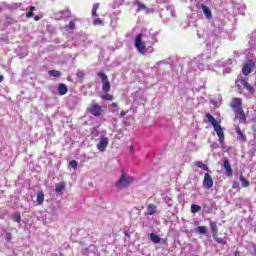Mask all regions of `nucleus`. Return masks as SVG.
Here are the masks:
<instances>
[{"label": "nucleus", "mask_w": 256, "mask_h": 256, "mask_svg": "<svg viewBox=\"0 0 256 256\" xmlns=\"http://www.w3.org/2000/svg\"><path fill=\"white\" fill-rule=\"evenodd\" d=\"M211 0H190V9L191 11H201L207 21H211L213 19V11L208 7Z\"/></svg>", "instance_id": "nucleus-1"}, {"label": "nucleus", "mask_w": 256, "mask_h": 256, "mask_svg": "<svg viewBox=\"0 0 256 256\" xmlns=\"http://www.w3.org/2000/svg\"><path fill=\"white\" fill-rule=\"evenodd\" d=\"M226 37L227 32H225L223 28L214 27V29L210 32V34L207 37L206 45L207 47H213L214 49H217L219 46L215 44L219 43L221 39H225Z\"/></svg>", "instance_id": "nucleus-2"}, {"label": "nucleus", "mask_w": 256, "mask_h": 256, "mask_svg": "<svg viewBox=\"0 0 256 256\" xmlns=\"http://www.w3.org/2000/svg\"><path fill=\"white\" fill-rule=\"evenodd\" d=\"M189 69L190 71H205L207 69V66L205 64V55H199L195 57L190 63H189Z\"/></svg>", "instance_id": "nucleus-3"}, {"label": "nucleus", "mask_w": 256, "mask_h": 256, "mask_svg": "<svg viewBox=\"0 0 256 256\" xmlns=\"http://www.w3.org/2000/svg\"><path fill=\"white\" fill-rule=\"evenodd\" d=\"M255 63H256L255 54L253 53V51L249 52L247 55V61L242 68L243 75H245V76L249 75V73H251V71H253V69H255Z\"/></svg>", "instance_id": "nucleus-4"}, {"label": "nucleus", "mask_w": 256, "mask_h": 256, "mask_svg": "<svg viewBox=\"0 0 256 256\" xmlns=\"http://www.w3.org/2000/svg\"><path fill=\"white\" fill-rule=\"evenodd\" d=\"M242 101L241 98H234L232 100L231 107L233 111L236 112V117L240 119V121H245V114L243 113V108H241Z\"/></svg>", "instance_id": "nucleus-5"}, {"label": "nucleus", "mask_w": 256, "mask_h": 256, "mask_svg": "<svg viewBox=\"0 0 256 256\" xmlns=\"http://www.w3.org/2000/svg\"><path fill=\"white\" fill-rule=\"evenodd\" d=\"M131 183H133V178L127 176V174H122L119 180L115 183V187L117 189H125V187H129Z\"/></svg>", "instance_id": "nucleus-6"}, {"label": "nucleus", "mask_w": 256, "mask_h": 256, "mask_svg": "<svg viewBox=\"0 0 256 256\" xmlns=\"http://www.w3.org/2000/svg\"><path fill=\"white\" fill-rule=\"evenodd\" d=\"M134 47H136L138 53L141 55L147 54V46L145 45V42H143V38L141 34H138L134 40Z\"/></svg>", "instance_id": "nucleus-7"}, {"label": "nucleus", "mask_w": 256, "mask_h": 256, "mask_svg": "<svg viewBox=\"0 0 256 256\" xmlns=\"http://www.w3.org/2000/svg\"><path fill=\"white\" fill-rule=\"evenodd\" d=\"M227 3H231L232 5V13L233 15H245V5L239 4L235 2V0H226Z\"/></svg>", "instance_id": "nucleus-8"}, {"label": "nucleus", "mask_w": 256, "mask_h": 256, "mask_svg": "<svg viewBox=\"0 0 256 256\" xmlns=\"http://www.w3.org/2000/svg\"><path fill=\"white\" fill-rule=\"evenodd\" d=\"M97 75L102 81L103 93H109V91H111V83L109 82V78L107 77V74H105L104 72H99Z\"/></svg>", "instance_id": "nucleus-9"}, {"label": "nucleus", "mask_w": 256, "mask_h": 256, "mask_svg": "<svg viewBox=\"0 0 256 256\" xmlns=\"http://www.w3.org/2000/svg\"><path fill=\"white\" fill-rule=\"evenodd\" d=\"M236 83L238 87H243L244 89H246V91L250 93V95H253V93H255V89L253 88V86H251V84H249V82H247L246 78H239Z\"/></svg>", "instance_id": "nucleus-10"}, {"label": "nucleus", "mask_w": 256, "mask_h": 256, "mask_svg": "<svg viewBox=\"0 0 256 256\" xmlns=\"http://www.w3.org/2000/svg\"><path fill=\"white\" fill-rule=\"evenodd\" d=\"M108 146H109V138L101 135L100 139H99V142L96 146L98 151H100V153H104V151H106Z\"/></svg>", "instance_id": "nucleus-11"}, {"label": "nucleus", "mask_w": 256, "mask_h": 256, "mask_svg": "<svg viewBox=\"0 0 256 256\" xmlns=\"http://www.w3.org/2000/svg\"><path fill=\"white\" fill-rule=\"evenodd\" d=\"M213 128L217 136L219 137L220 145H223V143H225V133L223 132V128L221 127V124H216L215 126H213Z\"/></svg>", "instance_id": "nucleus-12"}, {"label": "nucleus", "mask_w": 256, "mask_h": 256, "mask_svg": "<svg viewBox=\"0 0 256 256\" xmlns=\"http://www.w3.org/2000/svg\"><path fill=\"white\" fill-rule=\"evenodd\" d=\"M88 111L91 113V115H94V117H101V112L103 109L101 106H99V104L94 103L88 108Z\"/></svg>", "instance_id": "nucleus-13"}, {"label": "nucleus", "mask_w": 256, "mask_h": 256, "mask_svg": "<svg viewBox=\"0 0 256 256\" xmlns=\"http://www.w3.org/2000/svg\"><path fill=\"white\" fill-rule=\"evenodd\" d=\"M202 185L204 189H211L213 187V177L209 173H205Z\"/></svg>", "instance_id": "nucleus-14"}, {"label": "nucleus", "mask_w": 256, "mask_h": 256, "mask_svg": "<svg viewBox=\"0 0 256 256\" xmlns=\"http://www.w3.org/2000/svg\"><path fill=\"white\" fill-rule=\"evenodd\" d=\"M223 167L226 171V177H233V168H231V164L229 160L225 159L223 162Z\"/></svg>", "instance_id": "nucleus-15"}, {"label": "nucleus", "mask_w": 256, "mask_h": 256, "mask_svg": "<svg viewBox=\"0 0 256 256\" xmlns=\"http://www.w3.org/2000/svg\"><path fill=\"white\" fill-rule=\"evenodd\" d=\"M133 5L138 7L137 11H145L146 13H149V8L145 7V4L141 3V1L135 0Z\"/></svg>", "instance_id": "nucleus-16"}, {"label": "nucleus", "mask_w": 256, "mask_h": 256, "mask_svg": "<svg viewBox=\"0 0 256 256\" xmlns=\"http://www.w3.org/2000/svg\"><path fill=\"white\" fill-rule=\"evenodd\" d=\"M210 228L212 230V237H217V235H219V228H217V222L210 221Z\"/></svg>", "instance_id": "nucleus-17"}, {"label": "nucleus", "mask_w": 256, "mask_h": 256, "mask_svg": "<svg viewBox=\"0 0 256 256\" xmlns=\"http://www.w3.org/2000/svg\"><path fill=\"white\" fill-rule=\"evenodd\" d=\"M155 213H157V206H155L154 204H149L147 206L145 215H155Z\"/></svg>", "instance_id": "nucleus-18"}, {"label": "nucleus", "mask_w": 256, "mask_h": 256, "mask_svg": "<svg viewBox=\"0 0 256 256\" xmlns=\"http://www.w3.org/2000/svg\"><path fill=\"white\" fill-rule=\"evenodd\" d=\"M249 45L254 49L256 47V31L252 32L249 36Z\"/></svg>", "instance_id": "nucleus-19"}, {"label": "nucleus", "mask_w": 256, "mask_h": 256, "mask_svg": "<svg viewBox=\"0 0 256 256\" xmlns=\"http://www.w3.org/2000/svg\"><path fill=\"white\" fill-rule=\"evenodd\" d=\"M226 65H233V60L228 59L227 61L218 60L216 61L215 67H226Z\"/></svg>", "instance_id": "nucleus-20"}, {"label": "nucleus", "mask_w": 256, "mask_h": 256, "mask_svg": "<svg viewBox=\"0 0 256 256\" xmlns=\"http://www.w3.org/2000/svg\"><path fill=\"white\" fill-rule=\"evenodd\" d=\"M57 89H58L59 95H67V91H69V88L67 87V85L63 83H60Z\"/></svg>", "instance_id": "nucleus-21"}, {"label": "nucleus", "mask_w": 256, "mask_h": 256, "mask_svg": "<svg viewBox=\"0 0 256 256\" xmlns=\"http://www.w3.org/2000/svg\"><path fill=\"white\" fill-rule=\"evenodd\" d=\"M65 187H67V184L65 182L56 184V188H55L56 195H59L60 193H62Z\"/></svg>", "instance_id": "nucleus-22"}, {"label": "nucleus", "mask_w": 256, "mask_h": 256, "mask_svg": "<svg viewBox=\"0 0 256 256\" xmlns=\"http://www.w3.org/2000/svg\"><path fill=\"white\" fill-rule=\"evenodd\" d=\"M149 237H150V241H152V243H155V245L161 243V241L163 240L161 239V237H159L155 233H150Z\"/></svg>", "instance_id": "nucleus-23"}, {"label": "nucleus", "mask_w": 256, "mask_h": 256, "mask_svg": "<svg viewBox=\"0 0 256 256\" xmlns=\"http://www.w3.org/2000/svg\"><path fill=\"white\" fill-rule=\"evenodd\" d=\"M206 118H207L208 122L212 125V127H215V125L219 124L217 122V120L215 119V117H213V115H211L210 113L206 114Z\"/></svg>", "instance_id": "nucleus-24"}, {"label": "nucleus", "mask_w": 256, "mask_h": 256, "mask_svg": "<svg viewBox=\"0 0 256 256\" xmlns=\"http://www.w3.org/2000/svg\"><path fill=\"white\" fill-rule=\"evenodd\" d=\"M45 201V194L43 191H39L36 198L37 205H41Z\"/></svg>", "instance_id": "nucleus-25"}, {"label": "nucleus", "mask_w": 256, "mask_h": 256, "mask_svg": "<svg viewBox=\"0 0 256 256\" xmlns=\"http://www.w3.org/2000/svg\"><path fill=\"white\" fill-rule=\"evenodd\" d=\"M237 139L238 141H246L245 134L241 131V128L238 126L236 127Z\"/></svg>", "instance_id": "nucleus-26"}, {"label": "nucleus", "mask_w": 256, "mask_h": 256, "mask_svg": "<svg viewBox=\"0 0 256 256\" xmlns=\"http://www.w3.org/2000/svg\"><path fill=\"white\" fill-rule=\"evenodd\" d=\"M109 112L110 113H119V104L117 103H112L110 106H109Z\"/></svg>", "instance_id": "nucleus-27"}, {"label": "nucleus", "mask_w": 256, "mask_h": 256, "mask_svg": "<svg viewBox=\"0 0 256 256\" xmlns=\"http://www.w3.org/2000/svg\"><path fill=\"white\" fill-rule=\"evenodd\" d=\"M196 233H199L200 235H207V227H205V226H198L196 228Z\"/></svg>", "instance_id": "nucleus-28"}, {"label": "nucleus", "mask_w": 256, "mask_h": 256, "mask_svg": "<svg viewBox=\"0 0 256 256\" xmlns=\"http://www.w3.org/2000/svg\"><path fill=\"white\" fill-rule=\"evenodd\" d=\"M66 31L68 33H71V31L75 30V21H70L68 25L65 27Z\"/></svg>", "instance_id": "nucleus-29"}, {"label": "nucleus", "mask_w": 256, "mask_h": 256, "mask_svg": "<svg viewBox=\"0 0 256 256\" xmlns=\"http://www.w3.org/2000/svg\"><path fill=\"white\" fill-rule=\"evenodd\" d=\"M48 75H50L51 77L59 78V77H61V71H58V70H50V71L48 72Z\"/></svg>", "instance_id": "nucleus-30"}, {"label": "nucleus", "mask_w": 256, "mask_h": 256, "mask_svg": "<svg viewBox=\"0 0 256 256\" xmlns=\"http://www.w3.org/2000/svg\"><path fill=\"white\" fill-rule=\"evenodd\" d=\"M190 209H191V213L195 215V213H199V211H201V206L197 204H192Z\"/></svg>", "instance_id": "nucleus-31"}, {"label": "nucleus", "mask_w": 256, "mask_h": 256, "mask_svg": "<svg viewBox=\"0 0 256 256\" xmlns=\"http://www.w3.org/2000/svg\"><path fill=\"white\" fill-rule=\"evenodd\" d=\"M69 15H71V10L69 9L60 12L61 19H66V17H69Z\"/></svg>", "instance_id": "nucleus-32"}, {"label": "nucleus", "mask_w": 256, "mask_h": 256, "mask_svg": "<svg viewBox=\"0 0 256 256\" xmlns=\"http://www.w3.org/2000/svg\"><path fill=\"white\" fill-rule=\"evenodd\" d=\"M101 99H103V101H113V95H111L109 93H104L101 96Z\"/></svg>", "instance_id": "nucleus-33"}, {"label": "nucleus", "mask_w": 256, "mask_h": 256, "mask_svg": "<svg viewBox=\"0 0 256 256\" xmlns=\"http://www.w3.org/2000/svg\"><path fill=\"white\" fill-rule=\"evenodd\" d=\"M12 219L15 223H21V214H19V212L14 213Z\"/></svg>", "instance_id": "nucleus-34"}, {"label": "nucleus", "mask_w": 256, "mask_h": 256, "mask_svg": "<svg viewBox=\"0 0 256 256\" xmlns=\"http://www.w3.org/2000/svg\"><path fill=\"white\" fill-rule=\"evenodd\" d=\"M240 181L242 187H249L250 183L247 179H245V177H243V175L240 176Z\"/></svg>", "instance_id": "nucleus-35"}, {"label": "nucleus", "mask_w": 256, "mask_h": 256, "mask_svg": "<svg viewBox=\"0 0 256 256\" xmlns=\"http://www.w3.org/2000/svg\"><path fill=\"white\" fill-rule=\"evenodd\" d=\"M196 165L203 171H209V167H207L203 162L198 161L196 162Z\"/></svg>", "instance_id": "nucleus-36"}, {"label": "nucleus", "mask_w": 256, "mask_h": 256, "mask_svg": "<svg viewBox=\"0 0 256 256\" xmlns=\"http://www.w3.org/2000/svg\"><path fill=\"white\" fill-rule=\"evenodd\" d=\"M214 241H216V243H219L220 245H225L227 243V241H225V239L223 238H219L217 236H212Z\"/></svg>", "instance_id": "nucleus-37"}, {"label": "nucleus", "mask_w": 256, "mask_h": 256, "mask_svg": "<svg viewBox=\"0 0 256 256\" xmlns=\"http://www.w3.org/2000/svg\"><path fill=\"white\" fill-rule=\"evenodd\" d=\"M97 9H99V3L93 4V7H92V17H97Z\"/></svg>", "instance_id": "nucleus-38"}, {"label": "nucleus", "mask_w": 256, "mask_h": 256, "mask_svg": "<svg viewBox=\"0 0 256 256\" xmlns=\"http://www.w3.org/2000/svg\"><path fill=\"white\" fill-rule=\"evenodd\" d=\"M33 11H37V8L35 6H31L30 10L27 12L26 17L31 18L33 17Z\"/></svg>", "instance_id": "nucleus-39"}, {"label": "nucleus", "mask_w": 256, "mask_h": 256, "mask_svg": "<svg viewBox=\"0 0 256 256\" xmlns=\"http://www.w3.org/2000/svg\"><path fill=\"white\" fill-rule=\"evenodd\" d=\"M94 19V25H102L103 24V20H101L100 18H97V16H93Z\"/></svg>", "instance_id": "nucleus-40"}, {"label": "nucleus", "mask_w": 256, "mask_h": 256, "mask_svg": "<svg viewBox=\"0 0 256 256\" xmlns=\"http://www.w3.org/2000/svg\"><path fill=\"white\" fill-rule=\"evenodd\" d=\"M125 3V0H114L115 7H121Z\"/></svg>", "instance_id": "nucleus-41"}, {"label": "nucleus", "mask_w": 256, "mask_h": 256, "mask_svg": "<svg viewBox=\"0 0 256 256\" xmlns=\"http://www.w3.org/2000/svg\"><path fill=\"white\" fill-rule=\"evenodd\" d=\"M69 165H70V167H72V169H77L79 164L77 163V161L72 160V161H70Z\"/></svg>", "instance_id": "nucleus-42"}, {"label": "nucleus", "mask_w": 256, "mask_h": 256, "mask_svg": "<svg viewBox=\"0 0 256 256\" xmlns=\"http://www.w3.org/2000/svg\"><path fill=\"white\" fill-rule=\"evenodd\" d=\"M157 66L159 65H169V67H171V64H169V62L167 60H161L159 62L156 63Z\"/></svg>", "instance_id": "nucleus-43"}, {"label": "nucleus", "mask_w": 256, "mask_h": 256, "mask_svg": "<svg viewBox=\"0 0 256 256\" xmlns=\"http://www.w3.org/2000/svg\"><path fill=\"white\" fill-rule=\"evenodd\" d=\"M77 77L83 78V77H85V74L83 73V71H79V72H77Z\"/></svg>", "instance_id": "nucleus-44"}, {"label": "nucleus", "mask_w": 256, "mask_h": 256, "mask_svg": "<svg viewBox=\"0 0 256 256\" xmlns=\"http://www.w3.org/2000/svg\"><path fill=\"white\" fill-rule=\"evenodd\" d=\"M228 73H231V68H226V69L223 71V75H228Z\"/></svg>", "instance_id": "nucleus-45"}, {"label": "nucleus", "mask_w": 256, "mask_h": 256, "mask_svg": "<svg viewBox=\"0 0 256 256\" xmlns=\"http://www.w3.org/2000/svg\"><path fill=\"white\" fill-rule=\"evenodd\" d=\"M232 187L233 189H239V182H234Z\"/></svg>", "instance_id": "nucleus-46"}, {"label": "nucleus", "mask_w": 256, "mask_h": 256, "mask_svg": "<svg viewBox=\"0 0 256 256\" xmlns=\"http://www.w3.org/2000/svg\"><path fill=\"white\" fill-rule=\"evenodd\" d=\"M125 115H127V112H125L124 110H122V111L120 112V117H125Z\"/></svg>", "instance_id": "nucleus-47"}, {"label": "nucleus", "mask_w": 256, "mask_h": 256, "mask_svg": "<svg viewBox=\"0 0 256 256\" xmlns=\"http://www.w3.org/2000/svg\"><path fill=\"white\" fill-rule=\"evenodd\" d=\"M40 20H41V16L36 15V16L34 17V21H40Z\"/></svg>", "instance_id": "nucleus-48"}, {"label": "nucleus", "mask_w": 256, "mask_h": 256, "mask_svg": "<svg viewBox=\"0 0 256 256\" xmlns=\"http://www.w3.org/2000/svg\"><path fill=\"white\" fill-rule=\"evenodd\" d=\"M87 40V36H81V41H86Z\"/></svg>", "instance_id": "nucleus-49"}, {"label": "nucleus", "mask_w": 256, "mask_h": 256, "mask_svg": "<svg viewBox=\"0 0 256 256\" xmlns=\"http://www.w3.org/2000/svg\"><path fill=\"white\" fill-rule=\"evenodd\" d=\"M195 147V144L193 142L188 143V147Z\"/></svg>", "instance_id": "nucleus-50"}, {"label": "nucleus", "mask_w": 256, "mask_h": 256, "mask_svg": "<svg viewBox=\"0 0 256 256\" xmlns=\"http://www.w3.org/2000/svg\"><path fill=\"white\" fill-rule=\"evenodd\" d=\"M208 69L215 71V67L208 66Z\"/></svg>", "instance_id": "nucleus-51"}, {"label": "nucleus", "mask_w": 256, "mask_h": 256, "mask_svg": "<svg viewBox=\"0 0 256 256\" xmlns=\"http://www.w3.org/2000/svg\"><path fill=\"white\" fill-rule=\"evenodd\" d=\"M1 11H3V5L2 4H0V13H1Z\"/></svg>", "instance_id": "nucleus-52"}, {"label": "nucleus", "mask_w": 256, "mask_h": 256, "mask_svg": "<svg viewBox=\"0 0 256 256\" xmlns=\"http://www.w3.org/2000/svg\"><path fill=\"white\" fill-rule=\"evenodd\" d=\"M3 81V75H0V83Z\"/></svg>", "instance_id": "nucleus-53"}, {"label": "nucleus", "mask_w": 256, "mask_h": 256, "mask_svg": "<svg viewBox=\"0 0 256 256\" xmlns=\"http://www.w3.org/2000/svg\"><path fill=\"white\" fill-rule=\"evenodd\" d=\"M192 26H193V27H196V26H197V24H196L195 22H193V23H192Z\"/></svg>", "instance_id": "nucleus-54"}, {"label": "nucleus", "mask_w": 256, "mask_h": 256, "mask_svg": "<svg viewBox=\"0 0 256 256\" xmlns=\"http://www.w3.org/2000/svg\"><path fill=\"white\" fill-rule=\"evenodd\" d=\"M171 15H172V17H175V13L174 12H171Z\"/></svg>", "instance_id": "nucleus-55"}, {"label": "nucleus", "mask_w": 256, "mask_h": 256, "mask_svg": "<svg viewBox=\"0 0 256 256\" xmlns=\"http://www.w3.org/2000/svg\"><path fill=\"white\" fill-rule=\"evenodd\" d=\"M130 151H133V146L130 147Z\"/></svg>", "instance_id": "nucleus-56"}, {"label": "nucleus", "mask_w": 256, "mask_h": 256, "mask_svg": "<svg viewBox=\"0 0 256 256\" xmlns=\"http://www.w3.org/2000/svg\"><path fill=\"white\" fill-rule=\"evenodd\" d=\"M188 25H189V27H191V26H192V25H191V22H189Z\"/></svg>", "instance_id": "nucleus-57"}, {"label": "nucleus", "mask_w": 256, "mask_h": 256, "mask_svg": "<svg viewBox=\"0 0 256 256\" xmlns=\"http://www.w3.org/2000/svg\"><path fill=\"white\" fill-rule=\"evenodd\" d=\"M84 47H87V44H82Z\"/></svg>", "instance_id": "nucleus-58"}, {"label": "nucleus", "mask_w": 256, "mask_h": 256, "mask_svg": "<svg viewBox=\"0 0 256 256\" xmlns=\"http://www.w3.org/2000/svg\"><path fill=\"white\" fill-rule=\"evenodd\" d=\"M235 256H239V253H235Z\"/></svg>", "instance_id": "nucleus-59"}, {"label": "nucleus", "mask_w": 256, "mask_h": 256, "mask_svg": "<svg viewBox=\"0 0 256 256\" xmlns=\"http://www.w3.org/2000/svg\"><path fill=\"white\" fill-rule=\"evenodd\" d=\"M87 43H91L90 41H87Z\"/></svg>", "instance_id": "nucleus-60"}]
</instances>
